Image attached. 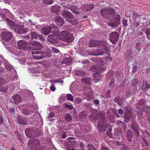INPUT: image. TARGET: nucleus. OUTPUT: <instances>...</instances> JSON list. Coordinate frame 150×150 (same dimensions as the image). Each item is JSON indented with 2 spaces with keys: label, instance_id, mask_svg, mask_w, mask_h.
Here are the masks:
<instances>
[{
  "label": "nucleus",
  "instance_id": "f257e3e1",
  "mask_svg": "<svg viewBox=\"0 0 150 150\" xmlns=\"http://www.w3.org/2000/svg\"><path fill=\"white\" fill-rule=\"evenodd\" d=\"M33 45H35L32 51V53L34 57L37 59H40L45 57H50L51 55V50L47 48L43 52L41 50L42 48V45L39 42H35Z\"/></svg>",
  "mask_w": 150,
  "mask_h": 150
},
{
  "label": "nucleus",
  "instance_id": "f03ea898",
  "mask_svg": "<svg viewBox=\"0 0 150 150\" xmlns=\"http://www.w3.org/2000/svg\"><path fill=\"white\" fill-rule=\"evenodd\" d=\"M96 62L98 63L99 64L96 66H92L91 67L90 69L91 71H94L93 74V77L96 78L98 76L99 74V73L103 71L105 69V67L102 65V63L100 62L102 61V59L100 58L96 59L95 60Z\"/></svg>",
  "mask_w": 150,
  "mask_h": 150
},
{
  "label": "nucleus",
  "instance_id": "7ed1b4c3",
  "mask_svg": "<svg viewBox=\"0 0 150 150\" xmlns=\"http://www.w3.org/2000/svg\"><path fill=\"white\" fill-rule=\"evenodd\" d=\"M102 16L108 19L112 18L116 14L115 11L112 8H105L100 11Z\"/></svg>",
  "mask_w": 150,
  "mask_h": 150
},
{
  "label": "nucleus",
  "instance_id": "20e7f679",
  "mask_svg": "<svg viewBox=\"0 0 150 150\" xmlns=\"http://www.w3.org/2000/svg\"><path fill=\"white\" fill-rule=\"evenodd\" d=\"M62 16L67 21L73 25H75L78 23L77 21L73 18V15L69 11L64 10L62 12Z\"/></svg>",
  "mask_w": 150,
  "mask_h": 150
},
{
  "label": "nucleus",
  "instance_id": "39448f33",
  "mask_svg": "<svg viewBox=\"0 0 150 150\" xmlns=\"http://www.w3.org/2000/svg\"><path fill=\"white\" fill-rule=\"evenodd\" d=\"M119 35L117 32H113L109 34V40L113 44H115L118 40Z\"/></svg>",
  "mask_w": 150,
  "mask_h": 150
},
{
  "label": "nucleus",
  "instance_id": "423d86ee",
  "mask_svg": "<svg viewBox=\"0 0 150 150\" xmlns=\"http://www.w3.org/2000/svg\"><path fill=\"white\" fill-rule=\"evenodd\" d=\"M13 30L17 33L25 34L28 31L29 29L27 28H24L21 25H16Z\"/></svg>",
  "mask_w": 150,
  "mask_h": 150
},
{
  "label": "nucleus",
  "instance_id": "0eeeda50",
  "mask_svg": "<svg viewBox=\"0 0 150 150\" xmlns=\"http://www.w3.org/2000/svg\"><path fill=\"white\" fill-rule=\"evenodd\" d=\"M2 38L6 42L9 41L12 37L13 35L10 32H8L6 30L3 31L1 33Z\"/></svg>",
  "mask_w": 150,
  "mask_h": 150
},
{
  "label": "nucleus",
  "instance_id": "6e6552de",
  "mask_svg": "<svg viewBox=\"0 0 150 150\" xmlns=\"http://www.w3.org/2000/svg\"><path fill=\"white\" fill-rule=\"evenodd\" d=\"M112 18L114 20L110 21L108 23V25L110 27L114 28L118 26L120 24V21L119 18H116L114 17ZM109 20H112V19L110 18Z\"/></svg>",
  "mask_w": 150,
  "mask_h": 150
},
{
  "label": "nucleus",
  "instance_id": "1a4fd4ad",
  "mask_svg": "<svg viewBox=\"0 0 150 150\" xmlns=\"http://www.w3.org/2000/svg\"><path fill=\"white\" fill-rule=\"evenodd\" d=\"M21 97L19 95H15L12 97L11 102L16 104L19 103L21 102Z\"/></svg>",
  "mask_w": 150,
  "mask_h": 150
},
{
  "label": "nucleus",
  "instance_id": "9d476101",
  "mask_svg": "<svg viewBox=\"0 0 150 150\" xmlns=\"http://www.w3.org/2000/svg\"><path fill=\"white\" fill-rule=\"evenodd\" d=\"M47 40L49 42L52 44L57 43L58 41L56 35L54 34L49 35L48 36Z\"/></svg>",
  "mask_w": 150,
  "mask_h": 150
},
{
  "label": "nucleus",
  "instance_id": "9b49d317",
  "mask_svg": "<svg viewBox=\"0 0 150 150\" xmlns=\"http://www.w3.org/2000/svg\"><path fill=\"white\" fill-rule=\"evenodd\" d=\"M27 45V41L24 40L19 41L18 42V46L20 49L25 50Z\"/></svg>",
  "mask_w": 150,
  "mask_h": 150
},
{
  "label": "nucleus",
  "instance_id": "f8f14e48",
  "mask_svg": "<svg viewBox=\"0 0 150 150\" xmlns=\"http://www.w3.org/2000/svg\"><path fill=\"white\" fill-rule=\"evenodd\" d=\"M40 144V141L38 139H31L28 142V144L30 148L32 149L33 146L38 145Z\"/></svg>",
  "mask_w": 150,
  "mask_h": 150
},
{
  "label": "nucleus",
  "instance_id": "ddd939ff",
  "mask_svg": "<svg viewBox=\"0 0 150 150\" xmlns=\"http://www.w3.org/2000/svg\"><path fill=\"white\" fill-rule=\"evenodd\" d=\"M25 133L26 135L29 137H37L38 136V135L35 134V132L29 128L25 129Z\"/></svg>",
  "mask_w": 150,
  "mask_h": 150
},
{
  "label": "nucleus",
  "instance_id": "4468645a",
  "mask_svg": "<svg viewBox=\"0 0 150 150\" xmlns=\"http://www.w3.org/2000/svg\"><path fill=\"white\" fill-rule=\"evenodd\" d=\"M107 125H103L100 123V121H99L98 123V127L99 131L101 132H105L107 128Z\"/></svg>",
  "mask_w": 150,
  "mask_h": 150
},
{
  "label": "nucleus",
  "instance_id": "2eb2a0df",
  "mask_svg": "<svg viewBox=\"0 0 150 150\" xmlns=\"http://www.w3.org/2000/svg\"><path fill=\"white\" fill-rule=\"evenodd\" d=\"M69 33L68 31L64 30L62 31L59 36V39L61 40L64 41Z\"/></svg>",
  "mask_w": 150,
  "mask_h": 150
},
{
  "label": "nucleus",
  "instance_id": "dca6fc26",
  "mask_svg": "<svg viewBox=\"0 0 150 150\" xmlns=\"http://www.w3.org/2000/svg\"><path fill=\"white\" fill-rule=\"evenodd\" d=\"M52 25L46 26L42 29V33L45 35H47L50 32L52 29Z\"/></svg>",
  "mask_w": 150,
  "mask_h": 150
},
{
  "label": "nucleus",
  "instance_id": "f3484780",
  "mask_svg": "<svg viewBox=\"0 0 150 150\" xmlns=\"http://www.w3.org/2000/svg\"><path fill=\"white\" fill-rule=\"evenodd\" d=\"M146 103L144 100H140L137 103V106L138 108L140 110H142L144 107Z\"/></svg>",
  "mask_w": 150,
  "mask_h": 150
},
{
  "label": "nucleus",
  "instance_id": "a211bd4d",
  "mask_svg": "<svg viewBox=\"0 0 150 150\" xmlns=\"http://www.w3.org/2000/svg\"><path fill=\"white\" fill-rule=\"evenodd\" d=\"M74 39V37L72 34L69 33L64 41L67 42L71 43L73 41Z\"/></svg>",
  "mask_w": 150,
  "mask_h": 150
},
{
  "label": "nucleus",
  "instance_id": "6ab92c4d",
  "mask_svg": "<svg viewBox=\"0 0 150 150\" xmlns=\"http://www.w3.org/2000/svg\"><path fill=\"white\" fill-rule=\"evenodd\" d=\"M94 5L91 4H85L83 7L84 11H91L94 8Z\"/></svg>",
  "mask_w": 150,
  "mask_h": 150
},
{
  "label": "nucleus",
  "instance_id": "aec40b11",
  "mask_svg": "<svg viewBox=\"0 0 150 150\" xmlns=\"http://www.w3.org/2000/svg\"><path fill=\"white\" fill-rule=\"evenodd\" d=\"M150 88V84L148 85L146 81H144L142 86V89L144 91H146L147 89Z\"/></svg>",
  "mask_w": 150,
  "mask_h": 150
},
{
  "label": "nucleus",
  "instance_id": "412c9836",
  "mask_svg": "<svg viewBox=\"0 0 150 150\" xmlns=\"http://www.w3.org/2000/svg\"><path fill=\"white\" fill-rule=\"evenodd\" d=\"M55 23L57 25L59 26H62L64 23V20L61 17H58L55 20Z\"/></svg>",
  "mask_w": 150,
  "mask_h": 150
},
{
  "label": "nucleus",
  "instance_id": "4be33fe9",
  "mask_svg": "<svg viewBox=\"0 0 150 150\" xmlns=\"http://www.w3.org/2000/svg\"><path fill=\"white\" fill-rule=\"evenodd\" d=\"M90 54L92 56L101 55L104 53V52L100 50H98L96 51H93L92 52H90Z\"/></svg>",
  "mask_w": 150,
  "mask_h": 150
},
{
  "label": "nucleus",
  "instance_id": "5701e85b",
  "mask_svg": "<svg viewBox=\"0 0 150 150\" xmlns=\"http://www.w3.org/2000/svg\"><path fill=\"white\" fill-rule=\"evenodd\" d=\"M18 121L19 123L21 124L25 125L27 123L26 119L20 116L18 117Z\"/></svg>",
  "mask_w": 150,
  "mask_h": 150
},
{
  "label": "nucleus",
  "instance_id": "b1692460",
  "mask_svg": "<svg viewBox=\"0 0 150 150\" xmlns=\"http://www.w3.org/2000/svg\"><path fill=\"white\" fill-rule=\"evenodd\" d=\"M6 22L7 24L9 25L11 29L14 30L15 27L16 26L15 25L14 23L11 20L6 18Z\"/></svg>",
  "mask_w": 150,
  "mask_h": 150
},
{
  "label": "nucleus",
  "instance_id": "393cba45",
  "mask_svg": "<svg viewBox=\"0 0 150 150\" xmlns=\"http://www.w3.org/2000/svg\"><path fill=\"white\" fill-rule=\"evenodd\" d=\"M133 135L132 131L131 129H128L126 134V136L129 141L130 142L132 141Z\"/></svg>",
  "mask_w": 150,
  "mask_h": 150
},
{
  "label": "nucleus",
  "instance_id": "a878e982",
  "mask_svg": "<svg viewBox=\"0 0 150 150\" xmlns=\"http://www.w3.org/2000/svg\"><path fill=\"white\" fill-rule=\"evenodd\" d=\"M31 35L32 38H38L40 40H42V35L40 34H37L35 32H31Z\"/></svg>",
  "mask_w": 150,
  "mask_h": 150
},
{
  "label": "nucleus",
  "instance_id": "bb28decb",
  "mask_svg": "<svg viewBox=\"0 0 150 150\" xmlns=\"http://www.w3.org/2000/svg\"><path fill=\"white\" fill-rule=\"evenodd\" d=\"M81 81L89 85H90L91 82V79L89 77L85 78L83 77L81 78Z\"/></svg>",
  "mask_w": 150,
  "mask_h": 150
},
{
  "label": "nucleus",
  "instance_id": "cd10ccee",
  "mask_svg": "<svg viewBox=\"0 0 150 150\" xmlns=\"http://www.w3.org/2000/svg\"><path fill=\"white\" fill-rule=\"evenodd\" d=\"M90 47H98V40H91L90 41Z\"/></svg>",
  "mask_w": 150,
  "mask_h": 150
},
{
  "label": "nucleus",
  "instance_id": "c85d7f7f",
  "mask_svg": "<svg viewBox=\"0 0 150 150\" xmlns=\"http://www.w3.org/2000/svg\"><path fill=\"white\" fill-rule=\"evenodd\" d=\"M98 47H105L107 46V42L103 41H98Z\"/></svg>",
  "mask_w": 150,
  "mask_h": 150
},
{
  "label": "nucleus",
  "instance_id": "c756f323",
  "mask_svg": "<svg viewBox=\"0 0 150 150\" xmlns=\"http://www.w3.org/2000/svg\"><path fill=\"white\" fill-rule=\"evenodd\" d=\"M71 10L73 12L76 14H79L80 13V11L78 8L75 6H72L71 8Z\"/></svg>",
  "mask_w": 150,
  "mask_h": 150
},
{
  "label": "nucleus",
  "instance_id": "7c9ffc66",
  "mask_svg": "<svg viewBox=\"0 0 150 150\" xmlns=\"http://www.w3.org/2000/svg\"><path fill=\"white\" fill-rule=\"evenodd\" d=\"M130 127L135 133L137 134H139V127H134L132 125H130Z\"/></svg>",
  "mask_w": 150,
  "mask_h": 150
},
{
  "label": "nucleus",
  "instance_id": "2f4dec72",
  "mask_svg": "<svg viewBox=\"0 0 150 150\" xmlns=\"http://www.w3.org/2000/svg\"><path fill=\"white\" fill-rule=\"evenodd\" d=\"M22 112L23 114L25 115H29L32 112L31 109L28 110L26 108H24L23 109Z\"/></svg>",
  "mask_w": 150,
  "mask_h": 150
},
{
  "label": "nucleus",
  "instance_id": "473e14b6",
  "mask_svg": "<svg viewBox=\"0 0 150 150\" xmlns=\"http://www.w3.org/2000/svg\"><path fill=\"white\" fill-rule=\"evenodd\" d=\"M65 119L68 122H71L72 119L71 115L69 114H67L65 116Z\"/></svg>",
  "mask_w": 150,
  "mask_h": 150
},
{
  "label": "nucleus",
  "instance_id": "72a5a7b5",
  "mask_svg": "<svg viewBox=\"0 0 150 150\" xmlns=\"http://www.w3.org/2000/svg\"><path fill=\"white\" fill-rule=\"evenodd\" d=\"M110 54H109L108 56L105 57L104 59L105 61H107L106 62H107V64H110V63L111 62L112 59V58L110 57Z\"/></svg>",
  "mask_w": 150,
  "mask_h": 150
},
{
  "label": "nucleus",
  "instance_id": "f704fd0d",
  "mask_svg": "<svg viewBox=\"0 0 150 150\" xmlns=\"http://www.w3.org/2000/svg\"><path fill=\"white\" fill-rule=\"evenodd\" d=\"M90 117L92 122L96 121L98 119L96 115L94 114L90 115Z\"/></svg>",
  "mask_w": 150,
  "mask_h": 150
},
{
  "label": "nucleus",
  "instance_id": "c9c22d12",
  "mask_svg": "<svg viewBox=\"0 0 150 150\" xmlns=\"http://www.w3.org/2000/svg\"><path fill=\"white\" fill-rule=\"evenodd\" d=\"M8 88V87L6 86L3 87L0 86V91L3 93L6 92L7 91Z\"/></svg>",
  "mask_w": 150,
  "mask_h": 150
},
{
  "label": "nucleus",
  "instance_id": "e433bc0d",
  "mask_svg": "<svg viewBox=\"0 0 150 150\" xmlns=\"http://www.w3.org/2000/svg\"><path fill=\"white\" fill-rule=\"evenodd\" d=\"M67 99L71 101H73L74 97L72 95L70 94H67Z\"/></svg>",
  "mask_w": 150,
  "mask_h": 150
},
{
  "label": "nucleus",
  "instance_id": "4c0bfd02",
  "mask_svg": "<svg viewBox=\"0 0 150 150\" xmlns=\"http://www.w3.org/2000/svg\"><path fill=\"white\" fill-rule=\"evenodd\" d=\"M141 16V15L139 14L134 13L132 15V18L134 19V20H136V19L139 17Z\"/></svg>",
  "mask_w": 150,
  "mask_h": 150
},
{
  "label": "nucleus",
  "instance_id": "58836bf2",
  "mask_svg": "<svg viewBox=\"0 0 150 150\" xmlns=\"http://www.w3.org/2000/svg\"><path fill=\"white\" fill-rule=\"evenodd\" d=\"M64 105L65 108H67L69 110H72L73 109L74 107H73V106L67 104L65 103L64 104Z\"/></svg>",
  "mask_w": 150,
  "mask_h": 150
},
{
  "label": "nucleus",
  "instance_id": "ea45409f",
  "mask_svg": "<svg viewBox=\"0 0 150 150\" xmlns=\"http://www.w3.org/2000/svg\"><path fill=\"white\" fill-rule=\"evenodd\" d=\"M139 24L138 22H135L132 25V28L134 29L135 30V29L137 28L139 26Z\"/></svg>",
  "mask_w": 150,
  "mask_h": 150
},
{
  "label": "nucleus",
  "instance_id": "a19ab883",
  "mask_svg": "<svg viewBox=\"0 0 150 150\" xmlns=\"http://www.w3.org/2000/svg\"><path fill=\"white\" fill-rule=\"evenodd\" d=\"M43 2L46 4H51L53 2V0H43Z\"/></svg>",
  "mask_w": 150,
  "mask_h": 150
},
{
  "label": "nucleus",
  "instance_id": "79ce46f5",
  "mask_svg": "<svg viewBox=\"0 0 150 150\" xmlns=\"http://www.w3.org/2000/svg\"><path fill=\"white\" fill-rule=\"evenodd\" d=\"M6 81L4 79L0 77V86H1L3 85L6 84Z\"/></svg>",
  "mask_w": 150,
  "mask_h": 150
},
{
  "label": "nucleus",
  "instance_id": "37998d69",
  "mask_svg": "<svg viewBox=\"0 0 150 150\" xmlns=\"http://www.w3.org/2000/svg\"><path fill=\"white\" fill-rule=\"evenodd\" d=\"M138 81L137 79H133L132 81V84L133 86H135L137 85Z\"/></svg>",
  "mask_w": 150,
  "mask_h": 150
},
{
  "label": "nucleus",
  "instance_id": "c03bdc74",
  "mask_svg": "<svg viewBox=\"0 0 150 150\" xmlns=\"http://www.w3.org/2000/svg\"><path fill=\"white\" fill-rule=\"evenodd\" d=\"M114 101L119 104V102L121 100V98L120 97H117L114 100Z\"/></svg>",
  "mask_w": 150,
  "mask_h": 150
},
{
  "label": "nucleus",
  "instance_id": "a18cd8bd",
  "mask_svg": "<svg viewBox=\"0 0 150 150\" xmlns=\"http://www.w3.org/2000/svg\"><path fill=\"white\" fill-rule=\"evenodd\" d=\"M88 150H93L95 149L94 146L91 144H89L88 145Z\"/></svg>",
  "mask_w": 150,
  "mask_h": 150
},
{
  "label": "nucleus",
  "instance_id": "49530a36",
  "mask_svg": "<svg viewBox=\"0 0 150 150\" xmlns=\"http://www.w3.org/2000/svg\"><path fill=\"white\" fill-rule=\"evenodd\" d=\"M85 73V72L83 71H79L77 73L78 75L81 76H82Z\"/></svg>",
  "mask_w": 150,
  "mask_h": 150
},
{
  "label": "nucleus",
  "instance_id": "de8ad7c7",
  "mask_svg": "<svg viewBox=\"0 0 150 150\" xmlns=\"http://www.w3.org/2000/svg\"><path fill=\"white\" fill-rule=\"evenodd\" d=\"M115 79H111L110 83V86L111 87H113L115 85L114 84Z\"/></svg>",
  "mask_w": 150,
  "mask_h": 150
},
{
  "label": "nucleus",
  "instance_id": "09e8293b",
  "mask_svg": "<svg viewBox=\"0 0 150 150\" xmlns=\"http://www.w3.org/2000/svg\"><path fill=\"white\" fill-rule=\"evenodd\" d=\"M82 99L80 97H77L75 99V100L76 102L79 103L82 102Z\"/></svg>",
  "mask_w": 150,
  "mask_h": 150
},
{
  "label": "nucleus",
  "instance_id": "8fccbe9b",
  "mask_svg": "<svg viewBox=\"0 0 150 150\" xmlns=\"http://www.w3.org/2000/svg\"><path fill=\"white\" fill-rule=\"evenodd\" d=\"M6 67L8 70H12L13 68V66L10 64H8L6 65Z\"/></svg>",
  "mask_w": 150,
  "mask_h": 150
},
{
  "label": "nucleus",
  "instance_id": "3c124183",
  "mask_svg": "<svg viewBox=\"0 0 150 150\" xmlns=\"http://www.w3.org/2000/svg\"><path fill=\"white\" fill-rule=\"evenodd\" d=\"M100 150H110L109 148L102 145Z\"/></svg>",
  "mask_w": 150,
  "mask_h": 150
},
{
  "label": "nucleus",
  "instance_id": "603ef678",
  "mask_svg": "<svg viewBox=\"0 0 150 150\" xmlns=\"http://www.w3.org/2000/svg\"><path fill=\"white\" fill-rule=\"evenodd\" d=\"M137 66H134L132 67V69L131 72L132 73H134L135 72H136L137 71Z\"/></svg>",
  "mask_w": 150,
  "mask_h": 150
},
{
  "label": "nucleus",
  "instance_id": "864d4df0",
  "mask_svg": "<svg viewBox=\"0 0 150 150\" xmlns=\"http://www.w3.org/2000/svg\"><path fill=\"white\" fill-rule=\"evenodd\" d=\"M127 21L126 19H124L122 21V23L123 24V26L125 27H126L127 25Z\"/></svg>",
  "mask_w": 150,
  "mask_h": 150
},
{
  "label": "nucleus",
  "instance_id": "5fc2aeb1",
  "mask_svg": "<svg viewBox=\"0 0 150 150\" xmlns=\"http://www.w3.org/2000/svg\"><path fill=\"white\" fill-rule=\"evenodd\" d=\"M80 146L81 150H85V146L83 143L81 142L80 143Z\"/></svg>",
  "mask_w": 150,
  "mask_h": 150
},
{
  "label": "nucleus",
  "instance_id": "6e6d98bb",
  "mask_svg": "<svg viewBox=\"0 0 150 150\" xmlns=\"http://www.w3.org/2000/svg\"><path fill=\"white\" fill-rule=\"evenodd\" d=\"M106 96L107 98H108L110 97L111 94V91L110 90H108L106 92Z\"/></svg>",
  "mask_w": 150,
  "mask_h": 150
},
{
  "label": "nucleus",
  "instance_id": "4d7b16f0",
  "mask_svg": "<svg viewBox=\"0 0 150 150\" xmlns=\"http://www.w3.org/2000/svg\"><path fill=\"white\" fill-rule=\"evenodd\" d=\"M131 125H132L134 127H139L138 123L135 122H132V124Z\"/></svg>",
  "mask_w": 150,
  "mask_h": 150
},
{
  "label": "nucleus",
  "instance_id": "13d9d810",
  "mask_svg": "<svg viewBox=\"0 0 150 150\" xmlns=\"http://www.w3.org/2000/svg\"><path fill=\"white\" fill-rule=\"evenodd\" d=\"M52 51L54 53H57L59 52V50L57 49H56L54 47H52Z\"/></svg>",
  "mask_w": 150,
  "mask_h": 150
},
{
  "label": "nucleus",
  "instance_id": "bf43d9fd",
  "mask_svg": "<svg viewBox=\"0 0 150 150\" xmlns=\"http://www.w3.org/2000/svg\"><path fill=\"white\" fill-rule=\"evenodd\" d=\"M111 130L112 129L111 128H109L107 129L106 132V134L108 135L109 136L110 135V132H111Z\"/></svg>",
  "mask_w": 150,
  "mask_h": 150
},
{
  "label": "nucleus",
  "instance_id": "052dcab7",
  "mask_svg": "<svg viewBox=\"0 0 150 150\" xmlns=\"http://www.w3.org/2000/svg\"><path fill=\"white\" fill-rule=\"evenodd\" d=\"M118 113L121 115H122L123 114L124 112L122 109L120 108L118 110Z\"/></svg>",
  "mask_w": 150,
  "mask_h": 150
},
{
  "label": "nucleus",
  "instance_id": "680f3d73",
  "mask_svg": "<svg viewBox=\"0 0 150 150\" xmlns=\"http://www.w3.org/2000/svg\"><path fill=\"white\" fill-rule=\"evenodd\" d=\"M123 149L124 150H129V147L125 145H123Z\"/></svg>",
  "mask_w": 150,
  "mask_h": 150
},
{
  "label": "nucleus",
  "instance_id": "e2e57ef3",
  "mask_svg": "<svg viewBox=\"0 0 150 150\" xmlns=\"http://www.w3.org/2000/svg\"><path fill=\"white\" fill-rule=\"evenodd\" d=\"M94 103L96 105H98L99 103V102L98 100H95L93 101Z\"/></svg>",
  "mask_w": 150,
  "mask_h": 150
},
{
  "label": "nucleus",
  "instance_id": "0e129e2a",
  "mask_svg": "<svg viewBox=\"0 0 150 150\" xmlns=\"http://www.w3.org/2000/svg\"><path fill=\"white\" fill-rule=\"evenodd\" d=\"M143 140L145 144L147 146H149L148 143L147 142V139L145 138H144L143 139Z\"/></svg>",
  "mask_w": 150,
  "mask_h": 150
},
{
  "label": "nucleus",
  "instance_id": "69168bd1",
  "mask_svg": "<svg viewBox=\"0 0 150 150\" xmlns=\"http://www.w3.org/2000/svg\"><path fill=\"white\" fill-rule=\"evenodd\" d=\"M50 89L52 91H54L55 90V87L54 86H52L50 87Z\"/></svg>",
  "mask_w": 150,
  "mask_h": 150
},
{
  "label": "nucleus",
  "instance_id": "338daca9",
  "mask_svg": "<svg viewBox=\"0 0 150 150\" xmlns=\"http://www.w3.org/2000/svg\"><path fill=\"white\" fill-rule=\"evenodd\" d=\"M146 35H149L150 34V30L149 29H147L146 30Z\"/></svg>",
  "mask_w": 150,
  "mask_h": 150
},
{
  "label": "nucleus",
  "instance_id": "774afa93",
  "mask_svg": "<svg viewBox=\"0 0 150 150\" xmlns=\"http://www.w3.org/2000/svg\"><path fill=\"white\" fill-rule=\"evenodd\" d=\"M43 149V147L42 146H40L38 147L35 150H42Z\"/></svg>",
  "mask_w": 150,
  "mask_h": 150
}]
</instances>
